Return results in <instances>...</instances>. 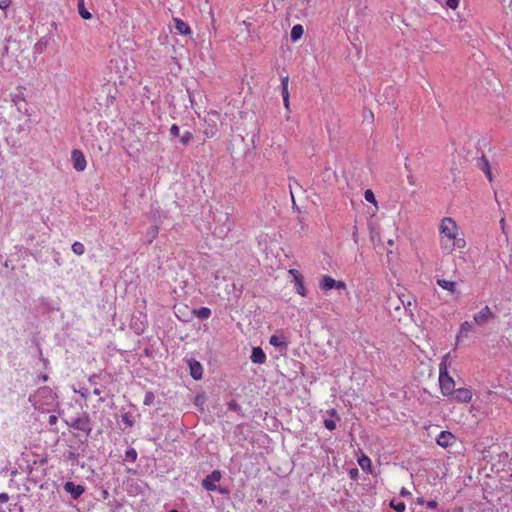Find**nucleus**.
<instances>
[{
    "instance_id": "obj_1",
    "label": "nucleus",
    "mask_w": 512,
    "mask_h": 512,
    "mask_svg": "<svg viewBox=\"0 0 512 512\" xmlns=\"http://www.w3.org/2000/svg\"><path fill=\"white\" fill-rule=\"evenodd\" d=\"M440 247L445 254H450L456 249L466 246L465 239L461 236L457 223L450 217H445L439 225Z\"/></svg>"
},
{
    "instance_id": "obj_2",
    "label": "nucleus",
    "mask_w": 512,
    "mask_h": 512,
    "mask_svg": "<svg viewBox=\"0 0 512 512\" xmlns=\"http://www.w3.org/2000/svg\"><path fill=\"white\" fill-rule=\"evenodd\" d=\"M56 394L49 387H41L29 396V402L41 412H50L56 405Z\"/></svg>"
},
{
    "instance_id": "obj_3",
    "label": "nucleus",
    "mask_w": 512,
    "mask_h": 512,
    "mask_svg": "<svg viewBox=\"0 0 512 512\" xmlns=\"http://www.w3.org/2000/svg\"><path fill=\"white\" fill-rule=\"evenodd\" d=\"M213 219V234L220 239L225 238L233 226V220L230 214L225 211H216L213 215Z\"/></svg>"
},
{
    "instance_id": "obj_4",
    "label": "nucleus",
    "mask_w": 512,
    "mask_h": 512,
    "mask_svg": "<svg viewBox=\"0 0 512 512\" xmlns=\"http://www.w3.org/2000/svg\"><path fill=\"white\" fill-rule=\"evenodd\" d=\"M448 358L449 354H446L439 364V385L444 396H451L455 390L454 379L449 375L446 366V361Z\"/></svg>"
},
{
    "instance_id": "obj_5",
    "label": "nucleus",
    "mask_w": 512,
    "mask_h": 512,
    "mask_svg": "<svg viewBox=\"0 0 512 512\" xmlns=\"http://www.w3.org/2000/svg\"><path fill=\"white\" fill-rule=\"evenodd\" d=\"M66 424L71 428L83 432L85 435H89L92 431V423L87 413H83L76 419L66 421Z\"/></svg>"
},
{
    "instance_id": "obj_6",
    "label": "nucleus",
    "mask_w": 512,
    "mask_h": 512,
    "mask_svg": "<svg viewBox=\"0 0 512 512\" xmlns=\"http://www.w3.org/2000/svg\"><path fill=\"white\" fill-rule=\"evenodd\" d=\"M319 286L323 291H328L331 289L344 290L346 289V284L343 281H338L332 278L329 275H324L319 282Z\"/></svg>"
},
{
    "instance_id": "obj_7",
    "label": "nucleus",
    "mask_w": 512,
    "mask_h": 512,
    "mask_svg": "<svg viewBox=\"0 0 512 512\" xmlns=\"http://www.w3.org/2000/svg\"><path fill=\"white\" fill-rule=\"evenodd\" d=\"M494 317V313L490 307L486 305L473 316V322L479 326H484Z\"/></svg>"
},
{
    "instance_id": "obj_8",
    "label": "nucleus",
    "mask_w": 512,
    "mask_h": 512,
    "mask_svg": "<svg viewBox=\"0 0 512 512\" xmlns=\"http://www.w3.org/2000/svg\"><path fill=\"white\" fill-rule=\"evenodd\" d=\"M221 477V472L214 470L205 477V479L202 481V486L208 491L219 490L217 483L221 480Z\"/></svg>"
},
{
    "instance_id": "obj_9",
    "label": "nucleus",
    "mask_w": 512,
    "mask_h": 512,
    "mask_svg": "<svg viewBox=\"0 0 512 512\" xmlns=\"http://www.w3.org/2000/svg\"><path fill=\"white\" fill-rule=\"evenodd\" d=\"M71 160L76 171L82 172L86 169L87 161L82 151L74 149L71 153Z\"/></svg>"
},
{
    "instance_id": "obj_10",
    "label": "nucleus",
    "mask_w": 512,
    "mask_h": 512,
    "mask_svg": "<svg viewBox=\"0 0 512 512\" xmlns=\"http://www.w3.org/2000/svg\"><path fill=\"white\" fill-rule=\"evenodd\" d=\"M473 331H474V322L465 321V322L461 323L460 327H459V332L456 336L455 345L458 346L460 344V342L463 339L468 338L470 333H472Z\"/></svg>"
},
{
    "instance_id": "obj_11",
    "label": "nucleus",
    "mask_w": 512,
    "mask_h": 512,
    "mask_svg": "<svg viewBox=\"0 0 512 512\" xmlns=\"http://www.w3.org/2000/svg\"><path fill=\"white\" fill-rule=\"evenodd\" d=\"M451 396L457 402L468 403L472 399V392L468 388H458L454 390Z\"/></svg>"
},
{
    "instance_id": "obj_12",
    "label": "nucleus",
    "mask_w": 512,
    "mask_h": 512,
    "mask_svg": "<svg viewBox=\"0 0 512 512\" xmlns=\"http://www.w3.org/2000/svg\"><path fill=\"white\" fill-rule=\"evenodd\" d=\"M455 436L449 431H441L436 438V442L439 446L447 448L453 444Z\"/></svg>"
},
{
    "instance_id": "obj_13",
    "label": "nucleus",
    "mask_w": 512,
    "mask_h": 512,
    "mask_svg": "<svg viewBox=\"0 0 512 512\" xmlns=\"http://www.w3.org/2000/svg\"><path fill=\"white\" fill-rule=\"evenodd\" d=\"M64 490L68 492L73 499H77L84 493L85 489L82 485H76L75 483L68 481L64 484Z\"/></svg>"
},
{
    "instance_id": "obj_14",
    "label": "nucleus",
    "mask_w": 512,
    "mask_h": 512,
    "mask_svg": "<svg viewBox=\"0 0 512 512\" xmlns=\"http://www.w3.org/2000/svg\"><path fill=\"white\" fill-rule=\"evenodd\" d=\"M288 84H289V78L288 76H285L281 80V87H282V97H283V104L287 111L290 110V100H289V91H288Z\"/></svg>"
},
{
    "instance_id": "obj_15",
    "label": "nucleus",
    "mask_w": 512,
    "mask_h": 512,
    "mask_svg": "<svg viewBox=\"0 0 512 512\" xmlns=\"http://www.w3.org/2000/svg\"><path fill=\"white\" fill-rule=\"evenodd\" d=\"M270 344L278 349H286L288 346V341L286 337L282 334H275L270 337Z\"/></svg>"
},
{
    "instance_id": "obj_16",
    "label": "nucleus",
    "mask_w": 512,
    "mask_h": 512,
    "mask_svg": "<svg viewBox=\"0 0 512 512\" xmlns=\"http://www.w3.org/2000/svg\"><path fill=\"white\" fill-rule=\"evenodd\" d=\"M251 361L256 364H263L266 361V355L260 347H254L251 353Z\"/></svg>"
},
{
    "instance_id": "obj_17",
    "label": "nucleus",
    "mask_w": 512,
    "mask_h": 512,
    "mask_svg": "<svg viewBox=\"0 0 512 512\" xmlns=\"http://www.w3.org/2000/svg\"><path fill=\"white\" fill-rule=\"evenodd\" d=\"M190 371H191V376L196 379V380H199L202 378V366L199 362L197 361H192L190 362Z\"/></svg>"
},
{
    "instance_id": "obj_18",
    "label": "nucleus",
    "mask_w": 512,
    "mask_h": 512,
    "mask_svg": "<svg viewBox=\"0 0 512 512\" xmlns=\"http://www.w3.org/2000/svg\"><path fill=\"white\" fill-rule=\"evenodd\" d=\"M437 284L441 288H443L451 293L456 292L457 285H456V282H454V281H450V280H446V279H437Z\"/></svg>"
},
{
    "instance_id": "obj_19",
    "label": "nucleus",
    "mask_w": 512,
    "mask_h": 512,
    "mask_svg": "<svg viewBox=\"0 0 512 512\" xmlns=\"http://www.w3.org/2000/svg\"><path fill=\"white\" fill-rule=\"evenodd\" d=\"M175 29L177 30V32L179 34H182V35H187V34H190V32H191L188 24L178 18L175 19Z\"/></svg>"
},
{
    "instance_id": "obj_20",
    "label": "nucleus",
    "mask_w": 512,
    "mask_h": 512,
    "mask_svg": "<svg viewBox=\"0 0 512 512\" xmlns=\"http://www.w3.org/2000/svg\"><path fill=\"white\" fill-rule=\"evenodd\" d=\"M304 33L303 26L300 24L294 25L291 29L290 37L293 42L298 41Z\"/></svg>"
},
{
    "instance_id": "obj_21",
    "label": "nucleus",
    "mask_w": 512,
    "mask_h": 512,
    "mask_svg": "<svg viewBox=\"0 0 512 512\" xmlns=\"http://www.w3.org/2000/svg\"><path fill=\"white\" fill-rule=\"evenodd\" d=\"M399 300H400L401 304L403 305L406 314L409 315V316H412L413 315V311H412L411 307L413 306V300L411 298H409V297L404 296V295L399 297Z\"/></svg>"
},
{
    "instance_id": "obj_22",
    "label": "nucleus",
    "mask_w": 512,
    "mask_h": 512,
    "mask_svg": "<svg viewBox=\"0 0 512 512\" xmlns=\"http://www.w3.org/2000/svg\"><path fill=\"white\" fill-rule=\"evenodd\" d=\"M294 288L297 294H299L302 297H305L307 295V289L304 285L303 278H297L294 282Z\"/></svg>"
},
{
    "instance_id": "obj_23",
    "label": "nucleus",
    "mask_w": 512,
    "mask_h": 512,
    "mask_svg": "<svg viewBox=\"0 0 512 512\" xmlns=\"http://www.w3.org/2000/svg\"><path fill=\"white\" fill-rule=\"evenodd\" d=\"M479 166L483 170V172L486 174L489 181L493 180V176L490 170V165L488 160L485 157H482L479 161Z\"/></svg>"
},
{
    "instance_id": "obj_24",
    "label": "nucleus",
    "mask_w": 512,
    "mask_h": 512,
    "mask_svg": "<svg viewBox=\"0 0 512 512\" xmlns=\"http://www.w3.org/2000/svg\"><path fill=\"white\" fill-rule=\"evenodd\" d=\"M358 464L359 466L361 467L362 470L364 471H371V460L368 456L366 455H362L359 459H358Z\"/></svg>"
},
{
    "instance_id": "obj_25",
    "label": "nucleus",
    "mask_w": 512,
    "mask_h": 512,
    "mask_svg": "<svg viewBox=\"0 0 512 512\" xmlns=\"http://www.w3.org/2000/svg\"><path fill=\"white\" fill-rule=\"evenodd\" d=\"M78 12L83 19L87 20L92 17L91 13L84 7V0H79Z\"/></svg>"
},
{
    "instance_id": "obj_26",
    "label": "nucleus",
    "mask_w": 512,
    "mask_h": 512,
    "mask_svg": "<svg viewBox=\"0 0 512 512\" xmlns=\"http://www.w3.org/2000/svg\"><path fill=\"white\" fill-rule=\"evenodd\" d=\"M194 314L199 319H208L210 317V315H211V310L209 308H207V307H201L198 310H195Z\"/></svg>"
},
{
    "instance_id": "obj_27",
    "label": "nucleus",
    "mask_w": 512,
    "mask_h": 512,
    "mask_svg": "<svg viewBox=\"0 0 512 512\" xmlns=\"http://www.w3.org/2000/svg\"><path fill=\"white\" fill-rule=\"evenodd\" d=\"M390 506L397 512H404L406 509L405 503L396 499L391 500Z\"/></svg>"
},
{
    "instance_id": "obj_28",
    "label": "nucleus",
    "mask_w": 512,
    "mask_h": 512,
    "mask_svg": "<svg viewBox=\"0 0 512 512\" xmlns=\"http://www.w3.org/2000/svg\"><path fill=\"white\" fill-rule=\"evenodd\" d=\"M71 248L72 251L78 256L82 255L85 251L84 245L78 241L74 242Z\"/></svg>"
},
{
    "instance_id": "obj_29",
    "label": "nucleus",
    "mask_w": 512,
    "mask_h": 512,
    "mask_svg": "<svg viewBox=\"0 0 512 512\" xmlns=\"http://www.w3.org/2000/svg\"><path fill=\"white\" fill-rule=\"evenodd\" d=\"M364 198L367 202L372 203L375 206L377 205V201L372 190L367 189L364 193Z\"/></svg>"
},
{
    "instance_id": "obj_30",
    "label": "nucleus",
    "mask_w": 512,
    "mask_h": 512,
    "mask_svg": "<svg viewBox=\"0 0 512 512\" xmlns=\"http://www.w3.org/2000/svg\"><path fill=\"white\" fill-rule=\"evenodd\" d=\"M154 400H155V396L152 392L148 391L146 392L145 394V397H144V400H143V403L144 405L146 406H150L154 403Z\"/></svg>"
},
{
    "instance_id": "obj_31",
    "label": "nucleus",
    "mask_w": 512,
    "mask_h": 512,
    "mask_svg": "<svg viewBox=\"0 0 512 512\" xmlns=\"http://www.w3.org/2000/svg\"><path fill=\"white\" fill-rule=\"evenodd\" d=\"M193 138V135L190 131H186L183 133V135L180 137V142L183 144V145H187L191 139Z\"/></svg>"
},
{
    "instance_id": "obj_32",
    "label": "nucleus",
    "mask_w": 512,
    "mask_h": 512,
    "mask_svg": "<svg viewBox=\"0 0 512 512\" xmlns=\"http://www.w3.org/2000/svg\"><path fill=\"white\" fill-rule=\"evenodd\" d=\"M125 457L127 460L134 462L137 458V452L134 449H129L126 451Z\"/></svg>"
},
{
    "instance_id": "obj_33",
    "label": "nucleus",
    "mask_w": 512,
    "mask_h": 512,
    "mask_svg": "<svg viewBox=\"0 0 512 512\" xmlns=\"http://www.w3.org/2000/svg\"><path fill=\"white\" fill-rule=\"evenodd\" d=\"M324 426H325L328 430L332 431V430H334V429L336 428V423H335V421H334V420H332V419H325V420H324Z\"/></svg>"
},
{
    "instance_id": "obj_34",
    "label": "nucleus",
    "mask_w": 512,
    "mask_h": 512,
    "mask_svg": "<svg viewBox=\"0 0 512 512\" xmlns=\"http://www.w3.org/2000/svg\"><path fill=\"white\" fill-rule=\"evenodd\" d=\"M459 5V0H446V6L455 10Z\"/></svg>"
},
{
    "instance_id": "obj_35",
    "label": "nucleus",
    "mask_w": 512,
    "mask_h": 512,
    "mask_svg": "<svg viewBox=\"0 0 512 512\" xmlns=\"http://www.w3.org/2000/svg\"><path fill=\"white\" fill-rule=\"evenodd\" d=\"M170 135L178 137L180 135V129L176 124H173L170 128Z\"/></svg>"
},
{
    "instance_id": "obj_36",
    "label": "nucleus",
    "mask_w": 512,
    "mask_h": 512,
    "mask_svg": "<svg viewBox=\"0 0 512 512\" xmlns=\"http://www.w3.org/2000/svg\"><path fill=\"white\" fill-rule=\"evenodd\" d=\"M289 274L293 277V283L296 281L297 278H303V276L296 269H290Z\"/></svg>"
},
{
    "instance_id": "obj_37",
    "label": "nucleus",
    "mask_w": 512,
    "mask_h": 512,
    "mask_svg": "<svg viewBox=\"0 0 512 512\" xmlns=\"http://www.w3.org/2000/svg\"><path fill=\"white\" fill-rule=\"evenodd\" d=\"M437 506H438V503L435 500H430V501L426 502V507L429 509H436Z\"/></svg>"
},
{
    "instance_id": "obj_38",
    "label": "nucleus",
    "mask_w": 512,
    "mask_h": 512,
    "mask_svg": "<svg viewBox=\"0 0 512 512\" xmlns=\"http://www.w3.org/2000/svg\"><path fill=\"white\" fill-rule=\"evenodd\" d=\"M11 3V0H0V9H6Z\"/></svg>"
},
{
    "instance_id": "obj_39",
    "label": "nucleus",
    "mask_w": 512,
    "mask_h": 512,
    "mask_svg": "<svg viewBox=\"0 0 512 512\" xmlns=\"http://www.w3.org/2000/svg\"><path fill=\"white\" fill-rule=\"evenodd\" d=\"M9 500V495L7 493L0 494V503H5Z\"/></svg>"
},
{
    "instance_id": "obj_40",
    "label": "nucleus",
    "mask_w": 512,
    "mask_h": 512,
    "mask_svg": "<svg viewBox=\"0 0 512 512\" xmlns=\"http://www.w3.org/2000/svg\"><path fill=\"white\" fill-rule=\"evenodd\" d=\"M57 422V416L56 415H50L48 419V423L50 425H55Z\"/></svg>"
},
{
    "instance_id": "obj_41",
    "label": "nucleus",
    "mask_w": 512,
    "mask_h": 512,
    "mask_svg": "<svg viewBox=\"0 0 512 512\" xmlns=\"http://www.w3.org/2000/svg\"><path fill=\"white\" fill-rule=\"evenodd\" d=\"M400 495H401V496H403V497H407V496H410V495H411V493H410L406 488H404V487H403V488L400 490Z\"/></svg>"
},
{
    "instance_id": "obj_42",
    "label": "nucleus",
    "mask_w": 512,
    "mask_h": 512,
    "mask_svg": "<svg viewBox=\"0 0 512 512\" xmlns=\"http://www.w3.org/2000/svg\"><path fill=\"white\" fill-rule=\"evenodd\" d=\"M122 420L125 424H127L128 426H132V422L130 421L129 417L127 415H124L122 417Z\"/></svg>"
},
{
    "instance_id": "obj_43",
    "label": "nucleus",
    "mask_w": 512,
    "mask_h": 512,
    "mask_svg": "<svg viewBox=\"0 0 512 512\" xmlns=\"http://www.w3.org/2000/svg\"><path fill=\"white\" fill-rule=\"evenodd\" d=\"M502 3H505L507 0H500ZM508 7L512 10V0H509Z\"/></svg>"
},
{
    "instance_id": "obj_44",
    "label": "nucleus",
    "mask_w": 512,
    "mask_h": 512,
    "mask_svg": "<svg viewBox=\"0 0 512 512\" xmlns=\"http://www.w3.org/2000/svg\"><path fill=\"white\" fill-rule=\"evenodd\" d=\"M93 393H94L95 395H101V390H100L99 388H95V389H94V391H93Z\"/></svg>"
},
{
    "instance_id": "obj_45",
    "label": "nucleus",
    "mask_w": 512,
    "mask_h": 512,
    "mask_svg": "<svg viewBox=\"0 0 512 512\" xmlns=\"http://www.w3.org/2000/svg\"><path fill=\"white\" fill-rule=\"evenodd\" d=\"M417 503L420 504V505H423L424 504V499L423 498H418L417 499Z\"/></svg>"
},
{
    "instance_id": "obj_46",
    "label": "nucleus",
    "mask_w": 512,
    "mask_h": 512,
    "mask_svg": "<svg viewBox=\"0 0 512 512\" xmlns=\"http://www.w3.org/2000/svg\"><path fill=\"white\" fill-rule=\"evenodd\" d=\"M388 245H389V246H393V245H394V241H393L392 239H389V240H388Z\"/></svg>"
},
{
    "instance_id": "obj_47",
    "label": "nucleus",
    "mask_w": 512,
    "mask_h": 512,
    "mask_svg": "<svg viewBox=\"0 0 512 512\" xmlns=\"http://www.w3.org/2000/svg\"><path fill=\"white\" fill-rule=\"evenodd\" d=\"M157 232H158L157 227H155V228H153V230H151V233H153V234H156Z\"/></svg>"
},
{
    "instance_id": "obj_48",
    "label": "nucleus",
    "mask_w": 512,
    "mask_h": 512,
    "mask_svg": "<svg viewBox=\"0 0 512 512\" xmlns=\"http://www.w3.org/2000/svg\"><path fill=\"white\" fill-rule=\"evenodd\" d=\"M157 232H158L157 227H155V228H153V230H151V233H153V234H156Z\"/></svg>"
},
{
    "instance_id": "obj_49",
    "label": "nucleus",
    "mask_w": 512,
    "mask_h": 512,
    "mask_svg": "<svg viewBox=\"0 0 512 512\" xmlns=\"http://www.w3.org/2000/svg\"><path fill=\"white\" fill-rule=\"evenodd\" d=\"M330 413H331V415H333V416H334V415H336V411H335L334 409H331V410H330Z\"/></svg>"
},
{
    "instance_id": "obj_50",
    "label": "nucleus",
    "mask_w": 512,
    "mask_h": 512,
    "mask_svg": "<svg viewBox=\"0 0 512 512\" xmlns=\"http://www.w3.org/2000/svg\"><path fill=\"white\" fill-rule=\"evenodd\" d=\"M374 238H375V235L373 232H371V239L374 240Z\"/></svg>"
},
{
    "instance_id": "obj_51",
    "label": "nucleus",
    "mask_w": 512,
    "mask_h": 512,
    "mask_svg": "<svg viewBox=\"0 0 512 512\" xmlns=\"http://www.w3.org/2000/svg\"><path fill=\"white\" fill-rule=\"evenodd\" d=\"M82 396L86 397L85 391H82Z\"/></svg>"
},
{
    "instance_id": "obj_52",
    "label": "nucleus",
    "mask_w": 512,
    "mask_h": 512,
    "mask_svg": "<svg viewBox=\"0 0 512 512\" xmlns=\"http://www.w3.org/2000/svg\"><path fill=\"white\" fill-rule=\"evenodd\" d=\"M82 396L86 397L85 391H82Z\"/></svg>"
},
{
    "instance_id": "obj_53",
    "label": "nucleus",
    "mask_w": 512,
    "mask_h": 512,
    "mask_svg": "<svg viewBox=\"0 0 512 512\" xmlns=\"http://www.w3.org/2000/svg\"><path fill=\"white\" fill-rule=\"evenodd\" d=\"M357 473V469H354V472H352V475H355Z\"/></svg>"
},
{
    "instance_id": "obj_54",
    "label": "nucleus",
    "mask_w": 512,
    "mask_h": 512,
    "mask_svg": "<svg viewBox=\"0 0 512 512\" xmlns=\"http://www.w3.org/2000/svg\"><path fill=\"white\" fill-rule=\"evenodd\" d=\"M357 473V469H354V472H352V475H355Z\"/></svg>"
},
{
    "instance_id": "obj_55",
    "label": "nucleus",
    "mask_w": 512,
    "mask_h": 512,
    "mask_svg": "<svg viewBox=\"0 0 512 512\" xmlns=\"http://www.w3.org/2000/svg\"><path fill=\"white\" fill-rule=\"evenodd\" d=\"M169 512H178V511H177V510H175V509H172V510H170Z\"/></svg>"
},
{
    "instance_id": "obj_56",
    "label": "nucleus",
    "mask_w": 512,
    "mask_h": 512,
    "mask_svg": "<svg viewBox=\"0 0 512 512\" xmlns=\"http://www.w3.org/2000/svg\"><path fill=\"white\" fill-rule=\"evenodd\" d=\"M0 512H6V511H0Z\"/></svg>"
}]
</instances>
